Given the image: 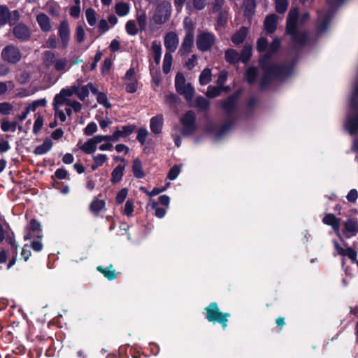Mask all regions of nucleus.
<instances>
[{
	"label": "nucleus",
	"instance_id": "1",
	"mask_svg": "<svg viewBox=\"0 0 358 358\" xmlns=\"http://www.w3.org/2000/svg\"><path fill=\"white\" fill-rule=\"evenodd\" d=\"M280 46V41L278 38H275L268 48V52L265 55L264 58L260 59L262 67L265 71V76L262 81V87L266 86L264 80L267 77L284 78L289 75L292 72L291 68L285 66L268 65L266 60L268 59L271 54L275 52Z\"/></svg>",
	"mask_w": 358,
	"mask_h": 358
},
{
	"label": "nucleus",
	"instance_id": "2",
	"mask_svg": "<svg viewBox=\"0 0 358 358\" xmlns=\"http://www.w3.org/2000/svg\"><path fill=\"white\" fill-rule=\"evenodd\" d=\"M298 15L297 8H292L289 10L287 20V32L292 36L294 43L303 44L306 41L307 34L305 32L299 31L296 29Z\"/></svg>",
	"mask_w": 358,
	"mask_h": 358
},
{
	"label": "nucleus",
	"instance_id": "3",
	"mask_svg": "<svg viewBox=\"0 0 358 358\" xmlns=\"http://www.w3.org/2000/svg\"><path fill=\"white\" fill-rule=\"evenodd\" d=\"M43 63L45 66L50 68L53 66L55 71L64 73L71 67L69 61L66 57H57L56 54L52 51H45L43 56Z\"/></svg>",
	"mask_w": 358,
	"mask_h": 358
},
{
	"label": "nucleus",
	"instance_id": "4",
	"mask_svg": "<svg viewBox=\"0 0 358 358\" xmlns=\"http://www.w3.org/2000/svg\"><path fill=\"white\" fill-rule=\"evenodd\" d=\"M171 15V4L169 1L159 3L151 18V22L155 24L162 25L166 23Z\"/></svg>",
	"mask_w": 358,
	"mask_h": 358
},
{
	"label": "nucleus",
	"instance_id": "5",
	"mask_svg": "<svg viewBox=\"0 0 358 358\" xmlns=\"http://www.w3.org/2000/svg\"><path fill=\"white\" fill-rule=\"evenodd\" d=\"M206 319L209 322H219L222 324L223 329L227 326V318L229 317V313H222L220 311L217 304L215 302L210 303V305L206 308Z\"/></svg>",
	"mask_w": 358,
	"mask_h": 358
},
{
	"label": "nucleus",
	"instance_id": "6",
	"mask_svg": "<svg viewBox=\"0 0 358 358\" xmlns=\"http://www.w3.org/2000/svg\"><path fill=\"white\" fill-rule=\"evenodd\" d=\"M82 81L77 80L76 83L67 88H63L59 93L64 97H71L73 94H76L78 98L83 101L89 95L87 85L80 87Z\"/></svg>",
	"mask_w": 358,
	"mask_h": 358
},
{
	"label": "nucleus",
	"instance_id": "7",
	"mask_svg": "<svg viewBox=\"0 0 358 358\" xmlns=\"http://www.w3.org/2000/svg\"><path fill=\"white\" fill-rule=\"evenodd\" d=\"M215 42L214 34L206 31H199L196 36V43L197 48L205 52L210 50Z\"/></svg>",
	"mask_w": 358,
	"mask_h": 358
},
{
	"label": "nucleus",
	"instance_id": "8",
	"mask_svg": "<svg viewBox=\"0 0 358 358\" xmlns=\"http://www.w3.org/2000/svg\"><path fill=\"white\" fill-rule=\"evenodd\" d=\"M1 57L8 63L16 64L20 61L22 54L17 47L13 45H8L2 50Z\"/></svg>",
	"mask_w": 358,
	"mask_h": 358
},
{
	"label": "nucleus",
	"instance_id": "9",
	"mask_svg": "<svg viewBox=\"0 0 358 358\" xmlns=\"http://www.w3.org/2000/svg\"><path fill=\"white\" fill-rule=\"evenodd\" d=\"M343 238H350L358 234V220L356 218H348L343 222V229L341 231ZM344 241V239L341 240Z\"/></svg>",
	"mask_w": 358,
	"mask_h": 358
},
{
	"label": "nucleus",
	"instance_id": "10",
	"mask_svg": "<svg viewBox=\"0 0 358 358\" xmlns=\"http://www.w3.org/2000/svg\"><path fill=\"white\" fill-rule=\"evenodd\" d=\"M20 19V13L17 10L10 11L7 6H0V26L7 23L13 24Z\"/></svg>",
	"mask_w": 358,
	"mask_h": 358
},
{
	"label": "nucleus",
	"instance_id": "11",
	"mask_svg": "<svg viewBox=\"0 0 358 358\" xmlns=\"http://www.w3.org/2000/svg\"><path fill=\"white\" fill-rule=\"evenodd\" d=\"M58 36L60 40L62 49H66L69 46L71 31L67 20H62L58 27Z\"/></svg>",
	"mask_w": 358,
	"mask_h": 358
},
{
	"label": "nucleus",
	"instance_id": "12",
	"mask_svg": "<svg viewBox=\"0 0 358 358\" xmlns=\"http://www.w3.org/2000/svg\"><path fill=\"white\" fill-rule=\"evenodd\" d=\"M195 114L193 111L187 112L181 118V123L184 127L183 135L192 134L196 129Z\"/></svg>",
	"mask_w": 358,
	"mask_h": 358
},
{
	"label": "nucleus",
	"instance_id": "13",
	"mask_svg": "<svg viewBox=\"0 0 358 358\" xmlns=\"http://www.w3.org/2000/svg\"><path fill=\"white\" fill-rule=\"evenodd\" d=\"M43 236L41 229V224L36 220L33 219L30 221L29 224L27 227L24 235V240H29L32 238H41Z\"/></svg>",
	"mask_w": 358,
	"mask_h": 358
},
{
	"label": "nucleus",
	"instance_id": "14",
	"mask_svg": "<svg viewBox=\"0 0 358 358\" xmlns=\"http://www.w3.org/2000/svg\"><path fill=\"white\" fill-rule=\"evenodd\" d=\"M194 38V35L193 29L192 28L188 29L179 50V53L181 55H185L190 53L193 46Z\"/></svg>",
	"mask_w": 358,
	"mask_h": 358
},
{
	"label": "nucleus",
	"instance_id": "15",
	"mask_svg": "<svg viewBox=\"0 0 358 358\" xmlns=\"http://www.w3.org/2000/svg\"><path fill=\"white\" fill-rule=\"evenodd\" d=\"M322 222L326 225L331 226L339 239L343 240L340 229L341 218L336 217L332 213H327L323 217Z\"/></svg>",
	"mask_w": 358,
	"mask_h": 358
},
{
	"label": "nucleus",
	"instance_id": "16",
	"mask_svg": "<svg viewBox=\"0 0 358 358\" xmlns=\"http://www.w3.org/2000/svg\"><path fill=\"white\" fill-rule=\"evenodd\" d=\"M15 37L20 41H26L31 37V30L28 26L23 23L17 24L13 29Z\"/></svg>",
	"mask_w": 358,
	"mask_h": 358
},
{
	"label": "nucleus",
	"instance_id": "17",
	"mask_svg": "<svg viewBox=\"0 0 358 358\" xmlns=\"http://www.w3.org/2000/svg\"><path fill=\"white\" fill-rule=\"evenodd\" d=\"M64 96L62 95L61 93L57 94L55 96L52 106L55 110V117L58 118L62 122L66 121V115L65 113L60 109V106L64 104Z\"/></svg>",
	"mask_w": 358,
	"mask_h": 358
},
{
	"label": "nucleus",
	"instance_id": "18",
	"mask_svg": "<svg viewBox=\"0 0 358 358\" xmlns=\"http://www.w3.org/2000/svg\"><path fill=\"white\" fill-rule=\"evenodd\" d=\"M126 83V91L129 93H134L137 90V80L136 71L133 68L129 69L124 78Z\"/></svg>",
	"mask_w": 358,
	"mask_h": 358
},
{
	"label": "nucleus",
	"instance_id": "19",
	"mask_svg": "<svg viewBox=\"0 0 358 358\" xmlns=\"http://www.w3.org/2000/svg\"><path fill=\"white\" fill-rule=\"evenodd\" d=\"M179 43L178 37L176 33L170 31L164 36V46L167 50L166 52L172 53L176 51Z\"/></svg>",
	"mask_w": 358,
	"mask_h": 358
},
{
	"label": "nucleus",
	"instance_id": "20",
	"mask_svg": "<svg viewBox=\"0 0 358 358\" xmlns=\"http://www.w3.org/2000/svg\"><path fill=\"white\" fill-rule=\"evenodd\" d=\"M334 246L336 252L339 255L347 256L352 262L358 261L357 259V252L351 247H346V248H342L336 241H333Z\"/></svg>",
	"mask_w": 358,
	"mask_h": 358
},
{
	"label": "nucleus",
	"instance_id": "21",
	"mask_svg": "<svg viewBox=\"0 0 358 358\" xmlns=\"http://www.w3.org/2000/svg\"><path fill=\"white\" fill-rule=\"evenodd\" d=\"M36 22L43 32H49L52 31V26L50 17L45 13H41L36 17Z\"/></svg>",
	"mask_w": 358,
	"mask_h": 358
},
{
	"label": "nucleus",
	"instance_id": "22",
	"mask_svg": "<svg viewBox=\"0 0 358 358\" xmlns=\"http://www.w3.org/2000/svg\"><path fill=\"white\" fill-rule=\"evenodd\" d=\"M331 17V14L329 11L319 13L318 24L317 25V31L318 33H322L327 29Z\"/></svg>",
	"mask_w": 358,
	"mask_h": 358
},
{
	"label": "nucleus",
	"instance_id": "23",
	"mask_svg": "<svg viewBox=\"0 0 358 358\" xmlns=\"http://www.w3.org/2000/svg\"><path fill=\"white\" fill-rule=\"evenodd\" d=\"M135 127L133 125L122 126L121 129H117L111 135L112 141H117L121 137H127L131 134L134 131Z\"/></svg>",
	"mask_w": 358,
	"mask_h": 358
},
{
	"label": "nucleus",
	"instance_id": "24",
	"mask_svg": "<svg viewBox=\"0 0 358 358\" xmlns=\"http://www.w3.org/2000/svg\"><path fill=\"white\" fill-rule=\"evenodd\" d=\"M345 128L351 135L357 133L358 131V113L354 117L348 116L347 117Z\"/></svg>",
	"mask_w": 358,
	"mask_h": 358
},
{
	"label": "nucleus",
	"instance_id": "25",
	"mask_svg": "<svg viewBox=\"0 0 358 358\" xmlns=\"http://www.w3.org/2000/svg\"><path fill=\"white\" fill-rule=\"evenodd\" d=\"M278 21L275 14H271L264 20V28L267 33L272 34L275 31Z\"/></svg>",
	"mask_w": 358,
	"mask_h": 358
},
{
	"label": "nucleus",
	"instance_id": "26",
	"mask_svg": "<svg viewBox=\"0 0 358 358\" xmlns=\"http://www.w3.org/2000/svg\"><path fill=\"white\" fill-rule=\"evenodd\" d=\"M163 115L162 114L157 115L151 118L150 120V129L155 134L161 133L163 126Z\"/></svg>",
	"mask_w": 358,
	"mask_h": 358
},
{
	"label": "nucleus",
	"instance_id": "27",
	"mask_svg": "<svg viewBox=\"0 0 358 358\" xmlns=\"http://www.w3.org/2000/svg\"><path fill=\"white\" fill-rule=\"evenodd\" d=\"M207 4L208 0H187L186 8L189 10L192 9L201 10Z\"/></svg>",
	"mask_w": 358,
	"mask_h": 358
},
{
	"label": "nucleus",
	"instance_id": "28",
	"mask_svg": "<svg viewBox=\"0 0 358 358\" xmlns=\"http://www.w3.org/2000/svg\"><path fill=\"white\" fill-rule=\"evenodd\" d=\"M238 96V94L231 95L222 102V108L227 113H231L234 110Z\"/></svg>",
	"mask_w": 358,
	"mask_h": 358
},
{
	"label": "nucleus",
	"instance_id": "29",
	"mask_svg": "<svg viewBox=\"0 0 358 358\" xmlns=\"http://www.w3.org/2000/svg\"><path fill=\"white\" fill-rule=\"evenodd\" d=\"M52 147V142L50 139L47 138L43 144L38 145L34 150V153L37 155H42L48 152Z\"/></svg>",
	"mask_w": 358,
	"mask_h": 358
},
{
	"label": "nucleus",
	"instance_id": "30",
	"mask_svg": "<svg viewBox=\"0 0 358 358\" xmlns=\"http://www.w3.org/2000/svg\"><path fill=\"white\" fill-rule=\"evenodd\" d=\"M124 164H120L113 170L111 173V182L113 183H117L122 180L124 175Z\"/></svg>",
	"mask_w": 358,
	"mask_h": 358
},
{
	"label": "nucleus",
	"instance_id": "31",
	"mask_svg": "<svg viewBox=\"0 0 358 358\" xmlns=\"http://www.w3.org/2000/svg\"><path fill=\"white\" fill-rule=\"evenodd\" d=\"M96 145L94 138H92L80 145V149L86 154H92L96 151Z\"/></svg>",
	"mask_w": 358,
	"mask_h": 358
},
{
	"label": "nucleus",
	"instance_id": "32",
	"mask_svg": "<svg viewBox=\"0 0 358 358\" xmlns=\"http://www.w3.org/2000/svg\"><path fill=\"white\" fill-rule=\"evenodd\" d=\"M97 270L109 280H113L117 277L116 272L114 269H113V266L111 264L109 265L106 268H103L102 266H99L97 267Z\"/></svg>",
	"mask_w": 358,
	"mask_h": 358
},
{
	"label": "nucleus",
	"instance_id": "33",
	"mask_svg": "<svg viewBox=\"0 0 358 358\" xmlns=\"http://www.w3.org/2000/svg\"><path fill=\"white\" fill-rule=\"evenodd\" d=\"M136 20L141 31H144L147 27V15L144 10H141L136 13Z\"/></svg>",
	"mask_w": 358,
	"mask_h": 358
},
{
	"label": "nucleus",
	"instance_id": "34",
	"mask_svg": "<svg viewBox=\"0 0 358 358\" xmlns=\"http://www.w3.org/2000/svg\"><path fill=\"white\" fill-rule=\"evenodd\" d=\"M132 171L134 175L137 178H143L145 173L142 169V164L138 159H135L133 162Z\"/></svg>",
	"mask_w": 358,
	"mask_h": 358
},
{
	"label": "nucleus",
	"instance_id": "35",
	"mask_svg": "<svg viewBox=\"0 0 358 358\" xmlns=\"http://www.w3.org/2000/svg\"><path fill=\"white\" fill-rule=\"evenodd\" d=\"M177 92L183 95L187 101H191L194 96V88L190 83H187L181 90Z\"/></svg>",
	"mask_w": 358,
	"mask_h": 358
},
{
	"label": "nucleus",
	"instance_id": "36",
	"mask_svg": "<svg viewBox=\"0 0 358 358\" xmlns=\"http://www.w3.org/2000/svg\"><path fill=\"white\" fill-rule=\"evenodd\" d=\"M248 34V29L245 27H241L238 31H237L232 37V41L234 44L238 45L243 42L246 35Z\"/></svg>",
	"mask_w": 358,
	"mask_h": 358
},
{
	"label": "nucleus",
	"instance_id": "37",
	"mask_svg": "<svg viewBox=\"0 0 358 358\" xmlns=\"http://www.w3.org/2000/svg\"><path fill=\"white\" fill-rule=\"evenodd\" d=\"M225 58L226 60L231 64H235L241 60L238 52L233 49H229L226 51Z\"/></svg>",
	"mask_w": 358,
	"mask_h": 358
},
{
	"label": "nucleus",
	"instance_id": "38",
	"mask_svg": "<svg viewBox=\"0 0 358 358\" xmlns=\"http://www.w3.org/2000/svg\"><path fill=\"white\" fill-rule=\"evenodd\" d=\"M152 50L154 55V60L156 64L158 65L161 61V55H162V46L161 45L156 42L153 41L152 43Z\"/></svg>",
	"mask_w": 358,
	"mask_h": 358
},
{
	"label": "nucleus",
	"instance_id": "39",
	"mask_svg": "<svg viewBox=\"0 0 358 358\" xmlns=\"http://www.w3.org/2000/svg\"><path fill=\"white\" fill-rule=\"evenodd\" d=\"M152 209L155 210V215L158 218H163L166 213L165 208L159 207L158 202L155 200L150 201V203Z\"/></svg>",
	"mask_w": 358,
	"mask_h": 358
},
{
	"label": "nucleus",
	"instance_id": "40",
	"mask_svg": "<svg viewBox=\"0 0 358 358\" xmlns=\"http://www.w3.org/2000/svg\"><path fill=\"white\" fill-rule=\"evenodd\" d=\"M212 73L210 69H205L199 76V83L201 85H206L211 80Z\"/></svg>",
	"mask_w": 358,
	"mask_h": 358
},
{
	"label": "nucleus",
	"instance_id": "41",
	"mask_svg": "<svg viewBox=\"0 0 358 358\" xmlns=\"http://www.w3.org/2000/svg\"><path fill=\"white\" fill-rule=\"evenodd\" d=\"M173 62V57L171 53L170 52H166L164 61H163V71L164 73L167 74L170 72L171 69Z\"/></svg>",
	"mask_w": 358,
	"mask_h": 358
},
{
	"label": "nucleus",
	"instance_id": "42",
	"mask_svg": "<svg viewBox=\"0 0 358 358\" xmlns=\"http://www.w3.org/2000/svg\"><path fill=\"white\" fill-rule=\"evenodd\" d=\"M115 12L119 16H125L129 12V6L124 2L117 3L115 5Z\"/></svg>",
	"mask_w": 358,
	"mask_h": 358
},
{
	"label": "nucleus",
	"instance_id": "43",
	"mask_svg": "<svg viewBox=\"0 0 358 358\" xmlns=\"http://www.w3.org/2000/svg\"><path fill=\"white\" fill-rule=\"evenodd\" d=\"M69 98L70 97H64V104L71 107L76 113L80 112L82 109L81 103L75 100H70Z\"/></svg>",
	"mask_w": 358,
	"mask_h": 358
},
{
	"label": "nucleus",
	"instance_id": "44",
	"mask_svg": "<svg viewBox=\"0 0 358 358\" xmlns=\"http://www.w3.org/2000/svg\"><path fill=\"white\" fill-rule=\"evenodd\" d=\"M209 105V101L203 96H199L195 100V106L201 110H208Z\"/></svg>",
	"mask_w": 358,
	"mask_h": 358
},
{
	"label": "nucleus",
	"instance_id": "45",
	"mask_svg": "<svg viewBox=\"0 0 358 358\" xmlns=\"http://www.w3.org/2000/svg\"><path fill=\"white\" fill-rule=\"evenodd\" d=\"M17 127L16 122H9L8 120H3L1 122V129L3 131L6 132L8 131H11L13 132L15 131Z\"/></svg>",
	"mask_w": 358,
	"mask_h": 358
},
{
	"label": "nucleus",
	"instance_id": "46",
	"mask_svg": "<svg viewBox=\"0 0 358 358\" xmlns=\"http://www.w3.org/2000/svg\"><path fill=\"white\" fill-rule=\"evenodd\" d=\"M86 19L90 26H94L96 23V12L92 8H88L85 12Z\"/></svg>",
	"mask_w": 358,
	"mask_h": 358
},
{
	"label": "nucleus",
	"instance_id": "47",
	"mask_svg": "<svg viewBox=\"0 0 358 358\" xmlns=\"http://www.w3.org/2000/svg\"><path fill=\"white\" fill-rule=\"evenodd\" d=\"M187 85L185 76L182 73H178L175 78V86L176 91L181 90L182 87Z\"/></svg>",
	"mask_w": 358,
	"mask_h": 358
},
{
	"label": "nucleus",
	"instance_id": "48",
	"mask_svg": "<svg viewBox=\"0 0 358 358\" xmlns=\"http://www.w3.org/2000/svg\"><path fill=\"white\" fill-rule=\"evenodd\" d=\"M127 33L130 36H135L138 34V28L134 20H129L125 24Z\"/></svg>",
	"mask_w": 358,
	"mask_h": 358
},
{
	"label": "nucleus",
	"instance_id": "49",
	"mask_svg": "<svg viewBox=\"0 0 358 358\" xmlns=\"http://www.w3.org/2000/svg\"><path fill=\"white\" fill-rule=\"evenodd\" d=\"M14 84L12 81H0V97L4 96L9 90H12Z\"/></svg>",
	"mask_w": 358,
	"mask_h": 358
},
{
	"label": "nucleus",
	"instance_id": "50",
	"mask_svg": "<svg viewBox=\"0 0 358 358\" xmlns=\"http://www.w3.org/2000/svg\"><path fill=\"white\" fill-rule=\"evenodd\" d=\"M105 206V202L103 200L95 199L90 204V209L94 213H99Z\"/></svg>",
	"mask_w": 358,
	"mask_h": 358
},
{
	"label": "nucleus",
	"instance_id": "51",
	"mask_svg": "<svg viewBox=\"0 0 358 358\" xmlns=\"http://www.w3.org/2000/svg\"><path fill=\"white\" fill-rule=\"evenodd\" d=\"M257 75V71L256 68L254 67H250L247 69L245 73V77L247 79V81L249 83H252L256 80Z\"/></svg>",
	"mask_w": 358,
	"mask_h": 358
},
{
	"label": "nucleus",
	"instance_id": "52",
	"mask_svg": "<svg viewBox=\"0 0 358 358\" xmlns=\"http://www.w3.org/2000/svg\"><path fill=\"white\" fill-rule=\"evenodd\" d=\"M252 48L250 45H245L240 55V59L242 62L246 63L250 58Z\"/></svg>",
	"mask_w": 358,
	"mask_h": 358
},
{
	"label": "nucleus",
	"instance_id": "53",
	"mask_svg": "<svg viewBox=\"0 0 358 358\" xmlns=\"http://www.w3.org/2000/svg\"><path fill=\"white\" fill-rule=\"evenodd\" d=\"M350 104L352 108H356L358 106V80L355 84L350 98Z\"/></svg>",
	"mask_w": 358,
	"mask_h": 358
},
{
	"label": "nucleus",
	"instance_id": "54",
	"mask_svg": "<svg viewBox=\"0 0 358 358\" xmlns=\"http://www.w3.org/2000/svg\"><path fill=\"white\" fill-rule=\"evenodd\" d=\"M275 10L278 13H284L288 6L287 0H275Z\"/></svg>",
	"mask_w": 358,
	"mask_h": 358
},
{
	"label": "nucleus",
	"instance_id": "55",
	"mask_svg": "<svg viewBox=\"0 0 358 358\" xmlns=\"http://www.w3.org/2000/svg\"><path fill=\"white\" fill-rule=\"evenodd\" d=\"M43 125V119L41 115H36V120L33 127V132L36 134L42 129Z\"/></svg>",
	"mask_w": 358,
	"mask_h": 358
},
{
	"label": "nucleus",
	"instance_id": "56",
	"mask_svg": "<svg viewBox=\"0 0 358 358\" xmlns=\"http://www.w3.org/2000/svg\"><path fill=\"white\" fill-rule=\"evenodd\" d=\"M76 40L80 43L84 41L85 37V31L82 25H78L75 34Z\"/></svg>",
	"mask_w": 358,
	"mask_h": 358
},
{
	"label": "nucleus",
	"instance_id": "57",
	"mask_svg": "<svg viewBox=\"0 0 358 358\" xmlns=\"http://www.w3.org/2000/svg\"><path fill=\"white\" fill-rule=\"evenodd\" d=\"M221 87H214V86H209L208 87L207 92H206V96L208 98H215L216 96H218L220 94L221 92Z\"/></svg>",
	"mask_w": 358,
	"mask_h": 358
},
{
	"label": "nucleus",
	"instance_id": "58",
	"mask_svg": "<svg viewBox=\"0 0 358 358\" xmlns=\"http://www.w3.org/2000/svg\"><path fill=\"white\" fill-rule=\"evenodd\" d=\"M47 103V100L45 99H41L36 100L28 105L29 110L31 111H35L36 109L38 107H44Z\"/></svg>",
	"mask_w": 358,
	"mask_h": 358
},
{
	"label": "nucleus",
	"instance_id": "59",
	"mask_svg": "<svg viewBox=\"0 0 358 358\" xmlns=\"http://www.w3.org/2000/svg\"><path fill=\"white\" fill-rule=\"evenodd\" d=\"M96 100L99 104L103 105L106 108L111 107V104L108 101L107 96L104 93L101 92L98 94Z\"/></svg>",
	"mask_w": 358,
	"mask_h": 358
},
{
	"label": "nucleus",
	"instance_id": "60",
	"mask_svg": "<svg viewBox=\"0 0 358 358\" xmlns=\"http://www.w3.org/2000/svg\"><path fill=\"white\" fill-rule=\"evenodd\" d=\"M127 194L128 190L127 188H122L120 191H119L115 197L116 203L118 204L123 203L127 198Z\"/></svg>",
	"mask_w": 358,
	"mask_h": 358
},
{
	"label": "nucleus",
	"instance_id": "61",
	"mask_svg": "<svg viewBox=\"0 0 358 358\" xmlns=\"http://www.w3.org/2000/svg\"><path fill=\"white\" fill-rule=\"evenodd\" d=\"M148 135V131H147V129L145 128H141L138 131L136 138L141 143V145H144Z\"/></svg>",
	"mask_w": 358,
	"mask_h": 358
},
{
	"label": "nucleus",
	"instance_id": "62",
	"mask_svg": "<svg viewBox=\"0 0 358 358\" xmlns=\"http://www.w3.org/2000/svg\"><path fill=\"white\" fill-rule=\"evenodd\" d=\"M57 45L58 42L56 36L55 35L50 36L46 41L45 47L48 48L56 49Z\"/></svg>",
	"mask_w": 358,
	"mask_h": 358
},
{
	"label": "nucleus",
	"instance_id": "63",
	"mask_svg": "<svg viewBox=\"0 0 358 358\" xmlns=\"http://www.w3.org/2000/svg\"><path fill=\"white\" fill-rule=\"evenodd\" d=\"M245 15H250L255 8V0H245Z\"/></svg>",
	"mask_w": 358,
	"mask_h": 358
},
{
	"label": "nucleus",
	"instance_id": "64",
	"mask_svg": "<svg viewBox=\"0 0 358 358\" xmlns=\"http://www.w3.org/2000/svg\"><path fill=\"white\" fill-rule=\"evenodd\" d=\"M97 131V125L94 122H90L84 129V134L87 136H91Z\"/></svg>",
	"mask_w": 358,
	"mask_h": 358
}]
</instances>
